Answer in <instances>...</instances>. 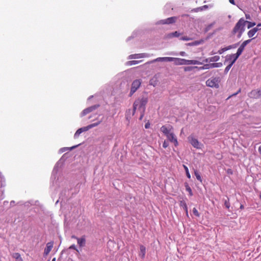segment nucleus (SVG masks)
Returning a JSON list of instances; mask_svg holds the SVG:
<instances>
[{"instance_id": "nucleus-40", "label": "nucleus", "mask_w": 261, "mask_h": 261, "mask_svg": "<svg viewBox=\"0 0 261 261\" xmlns=\"http://www.w3.org/2000/svg\"><path fill=\"white\" fill-rule=\"evenodd\" d=\"M186 190L188 191L191 195H192V190L189 186H186Z\"/></svg>"}, {"instance_id": "nucleus-29", "label": "nucleus", "mask_w": 261, "mask_h": 261, "mask_svg": "<svg viewBox=\"0 0 261 261\" xmlns=\"http://www.w3.org/2000/svg\"><path fill=\"white\" fill-rule=\"evenodd\" d=\"M194 174H195V175L196 178L197 179V180H198L199 181H200L201 182H202V178L201 177V176H200V174L198 173V172L197 171H195Z\"/></svg>"}, {"instance_id": "nucleus-7", "label": "nucleus", "mask_w": 261, "mask_h": 261, "mask_svg": "<svg viewBox=\"0 0 261 261\" xmlns=\"http://www.w3.org/2000/svg\"><path fill=\"white\" fill-rule=\"evenodd\" d=\"M177 19V17L175 16L171 17L166 19H162L160 20L158 23L162 24H170L174 23Z\"/></svg>"}, {"instance_id": "nucleus-14", "label": "nucleus", "mask_w": 261, "mask_h": 261, "mask_svg": "<svg viewBox=\"0 0 261 261\" xmlns=\"http://www.w3.org/2000/svg\"><path fill=\"white\" fill-rule=\"evenodd\" d=\"M87 131H88V130L86 126H84V127H81V128L78 129L76 131V132L75 133V134L74 135V139L77 138L82 133L87 132Z\"/></svg>"}, {"instance_id": "nucleus-4", "label": "nucleus", "mask_w": 261, "mask_h": 261, "mask_svg": "<svg viewBox=\"0 0 261 261\" xmlns=\"http://www.w3.org/2000/svg\"><path fill=\"white\" fill-rule=\"evenodd\" d=\"M220 82L219 77H212L208 79L206 81V85L208 87H215L216 88H219V83Z\"/></svg>"}, {"instance_id": "nucleus-35", "label": "nucleus", "mask_w": 261, "mask_h": 261, "mask_svg": "<svg viewBox=\"0 0 261 261\" xmlns=\"http://www.w3.org/2000/svg\"><path fill=\"white\" fill-rule=\"evenodd\" d=\"M251 40L252 39H248L245 40L242 43V45L245 47L248 44H249L251 42Z\"/></svg>"}, {"instance_id": "nucleus-39", "label": "nucleus", "mask_w": 261, "mask_h": 261, "mask_svg": "<svg viewBox=\"0 0 261 261\" xmlns=\"http://www.w3.org/2000/svg\"><path fill=\"white\" fill-rule=\"evenodd\" d=\"M180 39L181 40H184V41H189V40H191V39L190 38L187 37V36L182 37L180 38Z\"/></svg>"}, {"instance_id": "nucleus-26", "label": "nucleus", "mask_w": 261, "mask_h": 261, "mask_svg": "<svg viewBox=\"0 0 261 261\" xmlns=\"http://www.w3.org/2000/svg\"><path fill=\"white\" fill-rule=\"evenodd\" d=\"M203 41L202 40H201V41H195L191 42V43H189L188 44V45H190V46H196V45H199Z\"/></svg>"}, {"instance_id": "nucleus-54", "label": "nucleus", "mask_w": 261, "mask_h": 261, "mask_svg": "<svg viewBox=\"0 0 261 261\" xmlns=\"http://www.w3.org/2000/svg\"><path fill=\"white\" fill-rule=\"evenodd\" d=\"M188 15H186V14H185V15H182V16H188Z\"/></svg>"}, {"instance_id": "nucleus-31", "label": "nucleus", "mask_w": 261, "mask_h": 261, "mask_svg": "<svg viewBox=\"0 0 261 261\" xmlns=\"http://www.w3.org/2000/svg\"><path fill=\"white\" fill-rule=\"evenodd\" d=\"M224 205H225V207L227 209H228L230 206L229 202V198H227V199L224 200Z\"/></svg>"}, {"instance_id": "nucleus-38", "label": "nucleus", "mask_w": 261, "mask_h": 261, "mask_svg": "<svg viewBox=\"0 0 261 261\" xmlns=\"http://www.w3.org/2000/svg\"><path fill=\"white\" fill-rule=\"evenodd\" d=\"M227 50V48L226 47H224V48H221L220 49V50H218V53L219 54H222L223 53H224V51Z\"/></svg>"}, {"instance_id": "nucleus-44", "label": "nucleus", "mask_w": 261, "mask_h": 261, "mask_svg": "<svg viewBox=\"0 0 261 261\" xmlns=\"http://www.w3.org/2000/svg\"><path fill=\"white\" fill-rule=\"evenodd\" d=\"M241 92V89H239V90L238 91V92L233 94H232L231 95V96H236L239 93H240Z\"/></svg>"}, {"instance_id": "nucleus-13", "label": "nucleus", "mask_w": 261, "mask_h": 261, "mask_svg": "<svg viewBox=\"0 0 261 261\" xmlns=\"http://www.w3.org/2000/svg\"><path fill=\"white\" fill-rule=\"evenodd\" d=\"M54 245V242H50L46 244V247L44 249V254L45 255H47L51 250L52 249Z\"/></svg>"}, {"instance_id": "nucleus-57", "label": "nucleus", "mask_w": 261, "mask_h": 261, "mask_svg": "<svg viewBox=\"0 0 261 261\" xmlns=\"http://www.w3.org/2000/svg\"><path fill=\"white\" fill-rule=\"evenodd\" d=\"M260 197H261V195H260Z\"/></svg>"}, {"instance_id": "nucleus-22", "label": "nucleus", "mask_w": 261, "mask_h": 261, "mask_svg": "<svg viewBox=\"0 0 261 261\" xmlns=\"http://www.w3.org/2000/svg\"><path fill=\"white\" fill-rule=\"evenodd\" d=\"M78 145H76V146H72L70 148L69 147H64V148H62L60 149L59 151L60 152H65L66 151H70L73 148H75V147H76Z\"/></svg>"}, {"instance_id": "nucleus-23", "label": "nucleus", "mask_w": 261, "mask_h": 261, "mask_svg": "<svg viewBox=\"0 0 261 261\" xmlns=\"http://www.w3.org/2000/svg\"><path fill=\"white\" fill-rule=\"evenodd\" d=\"M236 61V60L233 59V60L230 63V64L225 68L224 70L225 73H226L228 72V71L229 70V69H230V68L231 67L232 65L235 63Z\"/></svg>"}, {"instance_id": "nucleus-37", "label": "nucleus", "mask_w": 261, "mask_h": 261, "mask_svg": "<svg viewBox=\"0 0 261 261\" xmlns=\"http://www.w3.org/2000/svg\"><path fill=\"white\" fill-rule=\"evenodd\" d=\"M69 249H73V250H76L77 252H79V250L76 248V247L75 246V245L74 244H73V245H71V246L69 247Z\"/></svg>"}, {"instance_id": "nucleus-18", "label": "nucleus", "mask_w": 261, "mask_h": 261, "mask_svg": "<svg viewBox=\"0 0 261 261\" xmlns=\"http://www.w3.org/2000/svg\"><path fill=\"white\" fill-rule=\"evenodd\" d=\"M260 29L254 28L248 31L247 34L249 38L252 37Z\"/></svg>"}, {"instance_id": "nucleus-28", "label": "nucleus", "mask_w": 261, "mask_h": 261, "mask_svg": "<svg viewBox=\"0 0 261 261\" xmlns=\"http://www.w3.org/2000/svg\"><path fill=\"white\" fill-rule=\"evenodd\" d=\"M221 66H222V63L221 62L211 63V67L212 68L220 67Z\"/></svg>"}, {"instance_id": "nucleus-41", "label": "nucleus", "mask_w": 261, "mask_h": 261, "mask_svg": "<svg viewBox=\"0 0 261 261\" xmlns=\"http://www.w3.org/2000/svg\"><path fill=\"white\" fill-rule=\"evenodd\" d=\"M230 56V55H228L226 56V59H225V62L224 63H226V62H230V63L233 60V58H232L231 59H228V58H229V57Z\"/></svg>"}, {"instance_id": "nucleus-47", "label": "nucleus", "mask_w": 261, "mask_h": 261, "mask_svg": "<svg viewBox=\"0 0 261 261\" xmlns=\"http://www.w3.org/2000/svg\"><path fill=\"white\" fill-rule=\"evenodd\" d=\"M71 238L76 239V240H77V239H79V238H77L76 236H73V235L71 236Z\"/></svg>"}, {"instance_id": "nucleus-53", "label": "nucleus", "mask_w": 261, "mask_h": 261, "mask_svg": "<svg viewBox=\"0 0 261 261\" xmlns=\"http://www.w3.org/2000/svg\"><path fill=\"white\" fill-rule=\"evenodd\" d=\"M170 54V55H177L176 54L173 53H170V54Z\"/></svg>"}, {"instance_id": "nucleus-12", "label": "nucleus", "mask_w": 261, "mask_h": 261, "mask_svg": "<svg viewBox=\"0 0 261 261\" xmlns=\"http://www.w3.org/2000/svg\"><path fill=\"white\" fill-rule=\"evenodd\" d=\"M168 140L172 143H173L175 146H177L178 144L176 137L173 132H171L170 134L167 136Z\"/></svg>"}, {"instance_id": "nucleus-42", "label": "nucleus", "mask_w": 261, "mask_h": 261, "mask_svg": "<svg viewBox=\"0 0 261 261\" xmlns=\"http://www.w3.org/2000/svg\"><path fill=\"white\" fill-rule=\"evenodd\" d=\"M169 144L167 142L165 141L163 144V147L165 148H167Z\"/></svg>"}, {"instance_id": "nucleus-52", "label": "nucleus", "mask_w": 261, "mask_h": 261, "mask_svg": "<svg viewBox=\"0 0 261 261\" xmlns=\"http://www.w3.org/2000/svg\"><path fill=\"white\" fill-rule=\"evenodd\" d=\"M148 126H149V124H148L147 123L145 125V127L146 128H148Z\"/></svg>"}, {"instance_id": "nucleus-11", "label": "nucleus", "mask_w": 261, "mask_h": 261, "mask_svg": "<svg viewBox=\"0 0 261 261\" xmlns=\"http://www.w3.org/2000/svg\"><path fill=\"white\" fill-rule=\"evenodd\" d=\"M248 95L250 98H261V90H253L249 93Z\"/></svg>"}, {"instance_id": "nucleus-19", "label": "nucleus", "mask_w": 261, "mask_h": 261, "mask_svg": "<svg viewBox=\"0 0 261 261\" xmlns=\"http://www.w3.org/2000/svg\"><path fill=\"white\" fill-rule=\"evenodd\" d=\"M102 122V120H98L96 122H95V123H92L91 124H89L87 126H86V128L87 129V130H89L90 129L93 128V127H94L95 126H98L99 124H100V123Z\"/></svg>"}, {"instance_id": "nucleus-15", "label": "nucleus", "mask_w": 261, "mask_h": 261, "mask_svg": "<svg viewBox=\"0 0 261 261\" xmlns=\"http://www.w3.org/2000/svg\"><path fill=\"white\" fill-rule=\"evenodd\" d=\"M172 128V127L171 126L170 128H168L165 125H163L161 128V131L167 136L168 135L170 134L171 132V129Z\"/></svg>"}, {"instance_id": "nucleus-36", "label": "nucleus", "mask_w": 261, "mask_h": 261, "mask_svg": "<svg viewBox=\"0 0 261 261\" xmlns=\"http://www.w3.org/2000/svg\"><path fill=\"white\" fill-rule=\"evenodd\" d=\"M193 213L194 214V215L197 217H199V212H198L196 208H194L193 209Z\"/></svg>"}, {"instance_id": "nucleus-43", "label": "nucleus", "mask_w": 261, "mask_h": 261, "mask_svg": "<svg viewBox=\"0 0 261 261\" xmlns=\"http://www.w3.org/2000/svg\"><path fill=\"white\" fill-rule=\"evenodd\" d=\"M179 55L181 56H185L186 55V53L185 51H180L179 53Z\"/></svg>"}, {"instance_id": "nucleus-16", "label": "nucleus", "mask_w": 261, "mask_h": 261, "mask_svg": "<svg viewBox=\"0 0 261 261\" xmlns=\"http://www.w3.org/2000/svg\"><path fill=\"white\" fill-rule=\"evenodd\" d=\"M146 253V248L143 245L140 246V252L139 255L141 257L142 259H144Z\"/></svg>"}, {"instance_id": "nucleus-50", "label": "nucleus", "mask_w": 261, "mask_h": 261, "mask_svg": "<svg viewBox=\"0 0 261 261\" xmlns=\"http://www.w3.org/2000/svg\"><path fill=\"white\" fill-rule=\"evenodd\" d=\"M246 17L247 19H250V16L249 15L246 14Z\"/></svg>"}, {"instance_id": "nucleus-17", "label": "nucleus", "mask_w": 261, "mask_h": 261, "mask_svg": "<svg viewBox=\"0 0 261 261\" xmlns=\"http://www.w3.org/2000/svg\"><path fill=\"white\" fill-rule=\"evenodd\" d=\"M77 242L80 247L85 246L86 245V239L85 236H83L82 237L77 239Z\"/></svg>"}, {"instance_id": "nucleus-25", "label": "nucleus", "mask_w": 261, "mask_h": 261, "mask_svg": "<svg viewBox=\"0 0 261 261\" xmlns=\"http://www.w3.org/2000/svg\"><path fill=\"white\" fill-rule=\"evenodd\" d=\"M140 62V61L132 60L126 62V65L127 66H132L137 64Z\"/></svg>"}, {"instance_id": "nucleus-21", "label": "nucleus", "mask_w": 261, "mask_h": 261, "mask_svg": "<svg viewBox=\"0 0 261 261\" xmlns=\"http://www.w3.org/2000/svg\"><path fill=\"white\" fill-rule=\"evenodd\" d=\"M180 206L182 207L184 210L185 211L187 215H188V207L187 204L185 201H180Z\"/></svg>"}, {"instance_id": "nucleus-3", "label": "nucleus", "mask_w": 261, "mask_h": 261, "mask_svg": "<svg viewBox=\"0 0 261 261\" xmlns=\"http://www.w3.org/2000/svg\"><path fill=\"white\" fill-rule=\"evenodd\" d=\"M247 20H245L243 18H241L236 23L232 30L233 34L238 33V37L240 38L245 31V26L246 24Z\"/></svg>"}, {"instance_id": "nucleus-46", "label": "nucleus", "mask_w": 261, "mask_h": 261, "mask_svg": "<svg viewBox=\"0 0 261 261\" xmlns=\"http://www.w3.org/2000/svg\"><path fill=\"white\" fill-rule=\"evenodd\" d=\"M229 1L232 5H235V2L234 0H229Z\"/></svg>"}, {"instance_id": "nucleus-32", "label": "nucleus", "mask_w": 261, "mask_h": 261, "mask_svg": "<svg viewBox=\"0 0 261 261\" xmlns=\"http://www.w3.org/2000/svg\"><path fill=\"white\" fill-rule=\"evenodd\" d=\"M238 45H239V43H235L234 44L230 45L227 46L226 48H227V50H229V49H230L232 48H235L238 46Z\"/></svg>"}, {"instance_id": "nucleus-27", "label": "nucleus", "mask_w": 261, "mask_h": 261, "mask_svg": "<svg viewBox=\"0 0 261 261\" xmlns=\"http://www.w3.org/2000/svg\"><path fill=\"white\" fill-rule=\"evenodd\" d=\"M219 59L220 57L219 56H215L212 57H210L209 61H211V62H214L219 61Z\"/></svg>"}, {"instance_id": "nucleus-9", "label": "nucleus", "mask_w": 261, "mask_h": 261, "mask_svg": "<svg viewBox=\"0 0 261 261\" xmlns=\"http://www.w3.org/2000/svg\"><path fill=\"white\" fill-rule=\"evenodd\" d=\"M99 105H94V106H92L91 107H90L88 108H86L85 109H84L81 113V117H83L85 115L89 114V113L93 111L94 110H96L97 108H98L99 107Z\"/></svg>"}, {"instance_id": "nucleus-34", "label": "nucleus", "mask_w": 261, "mask_h": 261, "mask_svg": "<svg viewBox=\"0 0 261 261\" xmlns=\"http://www.w3.org/2000/svg\"><path fill=\"white\" fill-rule=\"evenodd\" d=\"M246 23H248V26H247L248 29H250L255 25V22H250L248 21H247V22H246Z\"/></svg>"}, {"instance_id": "nucleus-2", "label": "nucleus", "mask_w": 261, "mask_h": 261, "mask_svg": "<svg viewBox=\"0 0 261 261\" xmlns=\"http://www.w3.org/2000/svg\"><path fill=\"white\" fill-rule=\"evenodd\" d=\"M147 102V99L146 98H142L141 99H138L135 100L133 105V115L137 110H138L140 113L141 116L140 119H141L143 117L144 112L145 110V105Z\"/></svg>"}, {"instance_id": "nucleus-55", "label": "nucleus", "mask_w": 261, "mask_h": 261, "mask_svg": "<svg viewBox=\"0 0 261 261\" xmlns=\"http://www.w3.org/2000/svg\"><path fill=\"white\" fill-rule=\"evenodd\" d=\"M55 260H56V258H53V259L52 260V261H55Z\"/></svg>"}, {"instance_id": "nucleus-56", "label": "nucleus", "mask_w": 261, "mask_h": 261, "mask_svg": "<svg viewBox=\"0 0 261 261\" xmlns=\"http://www.w3.org/2000/svg\"><path fill=\"white\" fill-rule=\"evenodd\" d=\"M215 54V53H213V52H212L211 54H212V55H214V54Z\"/></svg>"}, {"instance_id": "nucleus-49", "label": "nucleus", "mask_w": 261, "mask_h": 261, "mask_svg": "<svg viewBox=\"0 0 261 261\" xmlns=\"http://www.w3.org/2000/svg\"><path fill=\"white\" fill-rule=\"evenodd\" d=\"M244 205L243 204H241L240 209L243 210V209H244Z\"/></svg>"}, {"instance_id": "nucleus-5", "label": "nucleus", "mask_w": 261, "mask_h": 261, "mask_svg": "<svg viewBox=\"0 0 261 261\" xmlns=\"http://www.w3.org/2000/svg\"><path fill=\"white\" fill-rule=\"evenodd\" d=\"M188 139L190 143L194 148L197 149H201L202 148L203 145L201 144L197 139L192 136H189Z\"/></svg>"}, {"instance_id": "nucleus-6", "label": "nucleus", "mask_w": 261, "mask_h": 261, "mask_svg": "<svg viewBox=\"0 0 261 261\" xmlns=\"http://www.w3.org/2000/svg\"><path fill=\"white\" fill-rule=\"evenodd\" d=\"M141 84L140 80H135L132 84L129 95L132 96L140 87Z\"/></svg>"}, {"instance_id": "nucleus-24", "label": "nucleus", "mask_w": 261, "mask_h": 261, "mask_svg": "<svg viewBox=\"0 0 261 261\" xmlns=\"http://www.w3.org/2000/svg\"><path fill=\"white\" fill-rule=\"evenodd\" d=\"M13 257L15 258L16 261H23L20 255L18 253H14L13 254Z\"/></svg>"}, {"instance_id": "nucleus-10", "label": "nucleus", "mask_w": 261, "mask_h": 261, "mask_svg": "<svg viewBox=\"0 0 261 261\" xmlns=\"http://www.w3.org/2000/svg\"><path fill=\"white\" fill-rule=\"evenodd\" d=\"M150 57V55L147 53H142V54H133L130 55L128 56V59H139L143 58H148Z\"/></svg>"}, {"instance_id": "nucleus-8", "label": "nucleus", "mask_w": 261, "mask_h": 261, "mask_svg": "<svg viewBox=\"0 0 261 261\" xmlns=\"http://www.w3.org/2000/svg\"><path fill=\"white\" fill-rule=\"evenodd\" d=\"M245 47H244L242 44L240 45L239 48L238 49L237 52L235 54H231L230 55V56L228 58V59H231L232 58H233V59L236 60L238 59V58L239 57V56L242 54L243 50H244Z\"/></svg>"}, {"instance_id": "nucleus-20", "label": "nucleus", "mask_w": 261, "mask_h": 261, "mask_svg": "<svg viewBox=\"0 0 261 261\" xmlns=\"http://www.w3.org/2000/svg\"><path fill=\"white\" fill-rule=\"evenodd\" d=\"M180 34L177 31H175L174 32L170 33L168 34L167 37L168 38H172V37H178L180 36Z\"/></svg>"}, {"instance_id": "nucleus-30", "label": "nucleus", "mask_w": 261, "mask_h": 261, "mask_svg": "<svg viewBox=\"0 0 261 261\" xmlns=\"http://www.w3.org/2000/svg\"><path fill=\"white\" fill-rule=\"evenodd\" d=\"M183 167L185 170V171H186V175L187 176V177L188 178H191V175H190V174L189 172V169L188 168V167L186 166V165H183Z\"/></svg>"}, {"instance_id": "nucleus-45", "label": "nucleus", "mask_w": 261, "mask_h": 261, "mask_svg": "<svg viewBox=\"0 0 261 261\" xmlns=\"http://www.w3.org/2000/svg\"><path fill=\"white\" fill-rule=\"evenodd\" d=\"M209 60H210V58H207V59H205V60H204V62H206V63L211 62V61H209Z\"/></svg>"}, {"instance_id": "nucleus-33", "label": "nucleus", "mask_w": 261, "mask_h": 261, "mask_svg": "<svg viewBox=\"0 0 261 261\" xmlns=\"http://www.w3.org/2000/svg\"><path fill=\"white\" fill-rule=\"evenodd\" d=\"M200 68L203 69H208L212 68L211 67V63L205 64L203 67H200Z\"/></svg>"}, {"instance_id": "nucleus-1", "label": "nucleus", "mask_w": 261, "mask_h": 261, "mask_svg": "<svg viewBox=\"0 0 261 261\" xmlns=\"http://www.w3.org/2000/svg\"><path fill=\"white\" fill-rule=\"evenodd\" d=\"M174 62L176 65H200L201 63L196 60H189L185 59H181L173 57H159L148 62L149 64L156 62Z\"/></svg>"}, {"instance_id": "nucleus-51", "label": "nucleus", "mask_w": 261, "mask_h": 261, "mask_svg": "<svg viewBox=\"0 0 261 261\" xmlns=\"http://www.w3.org/2000/svg\"><path fill=\"white\" fill-rule=\"evenodd\" d=\"M261 27V23H259L257 24V27L256 28H258L259 29V27Z\"/></svg>"}, {"instance_id": "nucleus-48", "label": "nucleus", "mask_w": 261, "mask_h": 261, "mask_svg": "<svg viewBox=\"0 0 261 261\" xmlns=\"http://www.w3.org/2000/svg\"><path fill=\"white\" fill-rule=\"evenodd\" d=\"M258 152L260 154H261V146H259L258 147Z\"/></svg>"}]
</instances>
